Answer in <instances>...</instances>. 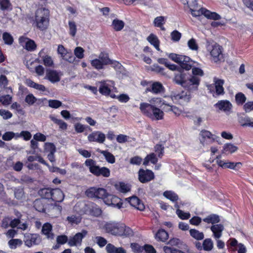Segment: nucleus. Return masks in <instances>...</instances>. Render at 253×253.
Returning <instances> with one entry per match:
<instances>
[{
    "label": "nucleus",
    "instance_id": "42",
    "mask_svg": "<svg viewBox=\"0 0 253 253\" xmlns=\"http://www.w3.org/2000/svg\"><path fill=\"white\" fill-rule=\"evenodd\" d=\"M163 196L173 202H176L178 200V195L171 191H166L164 192Z\"/></svg>",
    "mask_w": 253,
    "mask_h": 253
},
{
    "label": "nucleus",
    "instance_id": "12",
    "mask_svg": "<svg viewBox=\"0 0 253 253\" xmlns=\"http://www.w3.org/2000/svg\"><path fill=\"white\" fill-rule=\"evenodd\" d=\"M222 49V47L218 44H215L212 46L211 55L214 62L217 63L224 60Z\"/></svg>",
    "mask_w": 253,
    "mask_h": 253
},
{
    "label": "nucleus",
    "instance_id": "63",
    "mask_svg": "<svg viewBox=\"0 0 253 253\" xmlns=\"http://www.w3.org/2000/svg\"><path fill=\"white\" fill-rule=\"evenodd\" d=\"M0 5L2 10H6L10 9L11 4L9 0H0Z\"/></svg>",
    "mask_w": 253,
    "mask_h": 253
},
{
    "label": "nucleus",
    "instance_id": "57",
    "mask_svg": "<svg viewBox=\"0 0 253 253\" xmlns=\"http://www.w3.org/2000/svg\"><path fill=\"white\" fill-rule=\"evenodd\" d=\"M176 213L178 216L181 219H188L190 217V214L189 212H185L182 210H176Z\"/></svg>",
    "mask_w": 253,
    "mask_h": 253
},
{
    "label": "nucleus",
    "instance_id": "14",
    "mask_svg": "<svg viewBox=\"0 0 253 253\" xmlns=\"http://www.w3.org/2000/svg\"><path fill=\"white\" fill-rule=\"evenodd\" d=\"M24 241L26 246L31 247L33 245H38L41 240L37 234L28 233L25 234Z\"/></svg>",
    "mask_w": 253,
    "mask_h": 253
},
{
    "label": "nucleus",
    "instance_id": "19",
    "mask_svg": "<svg viewBox=\"0 0 253 253\" xmlns=\"http://www.w3.org/2000/svg\"><path fill=\"white\" fill-rule=\"evenodd\" d=\"M45 79L48 80L52 83H57L60 80V75L58 72L53 70H47Z\"/></svg>",
    "mask_w": 253,
    "mask_h": 253
},
{
    "label": "nucleus",
    "instance_id": "48",
    "mask_svg": "<svg viewBox=\"0 0 253 253\" xmlns=\"http://www.w3.org/2000/svg\"><path fill=\"white\" fill-rule=\"evenodd\" d=\"M22 243V241L19 239H11L8 241V244L10 249H15L18 246H21Z\"/></svg>",
    "mask_w": 253,
    "mask_h": 253
},
{
    "label": "nucleus",
    "instance_id": "27",
    "mask_svg": "<svg viewBox=\"0 0 253 253\" xmlns=\"http://www.w3.org/2000/svg\"><path fill=\"white\" fill-rule=\"evenodd\" d=\"M106 250L107 253H126V251L123 248H117L110 243L106 245Z\"/></svg>",
    "mask_w": 253,
    "mask_h": 253
},
{
    "label": "nucleus",
    "instance_id": "55",
    "mask_svg": "<svg viewBox=\"0 0 253 253\" xmlns=\"http://www.w3.org/2000/svg\"><path fill=\"white\" fill-rule=\"evenodd\" d=\"M69 34L70 35H71L72 37H75L77 29V26L76 24V23L74 21H69Z\"/></svg>",
    "mask_w": 253,
    "mask_h": 253
},
{
    "label": "nucleus",
    "instance_id": "64",
    "mask_svg": "<svg viewBox=\"0 0 253 253\" xmlns=\"http://www.w3.org/2000/svg\"><path fill=\"white\" fill-rule=\"evenodd\" d=\"M24 47L28 51H33L36 49V44L34 41L30 39Z\"/></svg>",
    "mask_w": 253,
    "mask_h": 253
},
{
    "label": "nucleus",
    "instance_id": "40",
    "mask_svg": "<svg viewBox=\"0 0 253 253\" xmlns=\"http://www.w3.org/2000/svg\"><path fill=\"white\" fill-rule=\"evenodd\" d=\"M53 189L44 188L40 191V194L43 199H51Z\"/></svg>",
    "mask_w": 253,
    "mask_h": 253
},
{
    "label": "nucleus",
    "instance_id": "37",
    "mask_svg": "<svg viewBox=\"0 0 253 253\" xmlns=\"http://www.w3.org/2000/svg\"><path fill=\"white\" fill-rule=\"evenodd\" d=\"M97 151L102 154L105 158L106 160L109 163L114 164L115 162V157L108 151L97 150Z\"/></svg>",
    "mask_w": 253,
    "mask_h": 253
},
{
    "label": "nucleus",
    "instance_id": "25",
    "mask_svg": "<svg viewBox=\"0 0 253 253\" xmlns=\"http://www.w3.org/2000/svg\"><path fill=\"white\" fill-rule=\"evenodd\" d=\"M98 58H99L105 66L113 64H114L115 65L119 64L118 62H113L111 60L109 57L108 53L105 52H101L99 54Z\"/></svg>",
    "mask_w": 253,
    "mask_h": 253
},
{
    "label": "nucleus",
    "instance_id": "6",
    "mask_svg": "<svg viewBox=\"0 0 253 253\" xmlns=\"http://www.w3.org/2000/svg\"><path fill=\"white\" fill-rule=\"evenodd\" d=\"M199 140L203 146H207L215 141V136L210 131L203 129L199 134Z\"/></svg>",
    "mask_w": 253,
    "mask_h": 253
},
{
    "label": "nucleus",
    "instance_id": "16",
    "mask_svg": "<svg viewBox=\"0 0 253 253\" xmlns=\"http://www.w3.org/2000/svg\"><path fill=\"white\" fill-rule=\"evenodd\" d=\"M62 211L61 206L56 204H51L46 205V213L53 216H57Z\"/></svg>",
    "mask_w": 253,
    "mask_h": 253
},
{
    "label": "nucleus",
    "instance_id": "11",
    "mask_svg": "<svg viewBox=\"0 0 253 253\" xmlns=\"http://www.w3.org/2000/svg\"><path fill=\"white\" fill-rule=\"evenodd\" d=\"M87 234V231L83 230L81 232L76 234L73 237H70L68 240V245L70 247L80 246L83 239Z\"/></svg>",
    "mask_w": 253,
    "mask_h": 253
},
{
    "label": "nucleus",
    "instance_id": "52",
    "mask_svg": "<svg viewBox=\"0 0 253 253\" xmlns=\"http://www.w3.org/2000/svg\"><path fill=\"white\" fill-rule=\"evenodd\" d=\"M2 39L5 44L11 45L13 42V38L8 33L4 32L2 35Z\"/></svg>",
    "mask_w": 253,
    "mask_h": 253
},
{
    "label": "nucleus",
    "instance_id": "4",
    "mask_svg": "<svg viewBox=\"0 0 253 253\" xmlns=\"http://www.w3.org/2000/svg\"><path fill=\"white\" fill-rule=\"evenodd\" d=\"M169 57L174 62L179 64L181 67L186 70H189L192 68L193 62L186 56L179 55L175 53H170Z\"/></svg>",
    "mask_w": 253,
    "mask_h": 253
},
{
    "label": "nucleus",
    "instance_id": "49",
    "mask_svg": "<svg viewBox=\"0 0 253 253\" xmlns=\"http://www.w3.org/2000/svg\"><path fill=\"white\" fill-rule=\"evenodd\" d=\"M149 105H153V106L157 108H162L165 102H163L160 98H154L151 99L150 101Z\"/></svg>",
    "mask_w": 253,
    "mask_h": 253
},
{
    "label": "nucleus",
    "instance_id": "23",
    "mask_svg": "<svg viewBox=\"0 0 253 253\" xmlns=\"http://www.w3.org/2000/svg\"><path fill=\"white\" fill-rule=\"evenodd\" d=\"M92 170L93 171L92 173L96 176L102 175L104 177H108L110 174L109 169L106 167L100 168L99 166H97Z\"/></svg>",
    "mask_w": 253,
    "mask_h": 253
},
{
    "label": "nucleus",
    "instance_id": "7",
    "mask_svg": "<svg viewBox=\"0 0 253 253\" xmlns=\"http://www.w3.org/2000/svg\"><path fill=\"white\" fill-rule=\"evenodd\" d=\"M200 82L199 78L193 76L186 80L183 86L187 89L186 91H189L192 94V93L198 90Z\"/></svg>",
    "mask_w": 253,
    "mask_h": 253
},
{
    "label": "nucleus",
    "instance_id": "29",
    "mask_svg": "<svg viewBox=\"0 0 253 253\" xmlns=\"http://www.w3.org/2000/svg\"><path fill=\"white\" fill-rule=\"evenodd\" d=\"M217 165L224 169L229 168L235 169L236 167L242 165V164L240 162L233 163L230 162L218 161L217 162Z\"/></svg>",
    "mask_w": 253,
    "mask_h": 253
},
{
    "label": "nucleus",
    "instance_id": "47",
    "mask_svg": "<svg viewBox=\"0 0 253 253\" xmlns=\"http://www.w3.org/2000/svg\"><path fill=\"white\" fill-rule=\"evenodd\" d=\"M19 137L20 135H19L18 133H15L12 131H8L6 132L4 134H3L2 138V139L5 141H9L13 138H18Z\"/></svg>",
    "mask_w": 253,
    "mask_h": 253
},
{
    "label": "nucleus",
    "instance_id": "9",
    "mask_svg": "<svg viewBox=\"0 0 253 253\" xmlns=\"http://www.w3.org/2000/svg\"><path fill=\"white\" fill-rule=\"evenodd\" d=\"M138 180L142 183H146L153 180L155 178L154 172L149 169H140L138 172Z\"/></svg>",
    "mask_w": 253,
    "mask_h": 253
},
{
    "label": "nucleus",
    "instance_id": "50",
    "mask_svg": "<svg viewBox=\"0 0 253 253\" xmlns=\"http://www.w3.org/2000/svg\"><path fill=\"white\" fill-rule=\"evenodd\" d=\"M90 63L91 66L97 70L103 69L105 66L99 58H96L91 60Z\"/></svg>",
    "mask_w": 253,
    "mask_h": 253
},
{
    "label": "nucleus",
    "instance_id": "17",
    "mask_svg": "<svg viewBox=\"0 0 253 253\" xmlns=\"http://www.w3.org/2000/svg\"><path fill=\"white\" fill-rule=\"evenodd\" d=\"M88 139L91 142L103 143L105 139V135L100 131H94L88 136Z\"/></svg>",
    "mask_w": 253,
    "mask_h": 253
},
{
    "label": "nucleus",
    "instance_id": "56",
    "mask_svg": "<svg viewBox=\"0 0 253 253\" xmlns=\"http://www.w3.org/2000/svg\"><path fill=\"white\" fill-rule=\"evenodd\" d=\"M117 141L120 143H123L126 142H131V138L128 136L124 134L118 135L117 137Z\"/></svg>",
    "mask_w": 253,
    "mask_h": 253
},
{
    "label": "nucleus",
    "instance_id": "20",
    "mask_svg": "<svg viewBox=\"0 0 253 253\" xmlns=\"http://www.w3.org/2000/svg\"><path fill=\"white\" fill-rule=\"evenodd\" d=\"M10 227L12 228L17 227V229L24 231L27 229L28 224L26 222L22 223L21 219L17 218H13L11 217Z\"/></svg>",
    "mask_w": 253,
    "mask_h": 253
},
{
    "label": "nucleus",
    "instance_id": "61",
    "mask_svg": "<svg viewBox=\"0 0 253 253\" xmlns=\"http://www.w3.org/2000/svg\"><path fill=\"white\" fill-rule=\"evenodd\" d=\"M62 102L58 100H48V106L52 108L57 109L62 106Z\"/></svg>",
    "mask_w": 253,
    "mask_h": 253
},
{
    "label": "nucleus",
    "instance_id": "39",
    "mask_svg": "<svg viewBox=\"0 0 253 253\" xmlns=\"http://www.w3.org/2000/svg\"><path fill=\"white\" fill-rule=\"evenodd\" d=\"M202 247H203V250L205 251H211L213 248V241L210 238H207L205 239L202 244Z\"/></svg>",
    "mask_w": 253,
    "mask_h": 253
},
{
    "label": "nucleus",
    "instance_id": "43",
    "mask_svg": "<svg viewBox=\"0 0 253 253\" xmlns=\"http://www.w3.org/2000/svg\"><path fill=\"white\" fill-rule=\"evenodd\" d=\"M238 150V147L231 143H226L223 146L222 153H233Z\"/></svg>",
    "mask_w": 253,
    "mask_h": 253
},
{
    "label": "nucleus",
    "instance_id": "18",
    "mask_svg": "<svg viewBox=\"0 0 253 253\" xmlns=\"http://www.w3.org/2000/svg\"><path fill=\"white\" fill-rule=\"evenodd\" d=\"M130 205L139 211H143L145 206L142 202L136 196H132L126 199Z\"/></svg>",
    "mask_w": 253,
    "mask_h": 253
},
{
    "label": "nucleus",
    "instance_id": "32",
    "mask_svg": "<svg viewBox=\"0 0 253 253\" xmlns=\"http://www.w3.org/2000/svg\"><path fill=\"white\" fill-rule=\"evenodd\" d=\"M203 221L207 223H211L213 225L220 221V218L218 215L211 214L203 219Z\"/></svg>",
    "mask_w": 253,
    "mask_h": 253
},
{
    "label": "nucleus",
    "instance_id": "13",
    "mask_svg": "<svg viewBox=\"0 0 253 253\" xmlns=\"http://www.w3.org/2000/svg\"><path fill=\"white\" fill-rule=\"evenodd\" d=\"M214 106L219 111H223L227 114L230 113L232 109V104L227 100L218 101Z\"/></svg>",
    "mask_w": 253,
    "mask_h": 253
},
{
    "label": "nucleus",
    "instance_id": "59",
    "mask_svg": "<svg viewBox=\"0 0 253 253\" xmlns=\"http://www.w3.org/2000/svg\"><path fill=\"white\" fill-rule=\"evenodd\" d=\"M67 219L69 221V222H70L72 224H78L81 221V218H80V216H76L74 215H72L70 216H68L67 217Z\"/></svg>",
    "mask_w": 253,
    "mask_h": 253
},
{
    "label": "nucleus",
    "instance_id": "22",
    "mask_svg": "<svg viewBox=\"0 0 253 253\" xmlns=\"http://www.w3.org/2000/svg\"><path fill=\"white\" fill-rule=\"evenodd\" d=\"M213 82L215 84L216 95L217 96L223 95L225 93L223 87V85L224 83V80L214 77L213 78Z\"/></svg>",
    "mask_w": 253,
    "mask_h": 253
},
{
    "label": "nucleus",
    "instance_id": "21",
    "mask_svg": "<svg viewBox=\"0 0 253 253\" xmlns=\"http://www.w3.org/2000/svg\"><path fill=\"white\" fill-rule=\"evenodd\" d=\"M224 229V226L221 224L212 225L211 227V230L213 233V237L215 239H218L222 236Z\"/></svg>",
    "mask_w": 253,
    "mask_h": 253
},
{
    "label": "nucleus",
    "instance_id": "33",
    "mask_svg": "<svg viewBox=\"0 0 253 253\" xmlns=\"http://www.w3.org/2000/svg\"><path fill=\"white\" fill-rule=\"evenodd\" d=\"M147 41L156 48L158 51L160 50L159 48L160 42L157 37L151 34L147 38Z\"/></svg>",
    "mask_w": 253,
    "mask_h": 253
},
{
    "label": "nucleus",
    "instance_id": "58",
    "mask_svg": "<svg viewBox=\"0 0 253 253\" xmlns=\"http://www.w3.org/2000/svg\"><path fill=\"white\" fill-rule=\"evenodd\" d=\"M44 149L49 153H54L56 151V147L52 143L46 142L44 144Z\"/></svg>",
    "mask_w": 253,
    "mask_h": 253
},
{
    "label": "nucleus",
    "instance_id": "53",
    "mask_svg": "<svg viewBox=\"0 0 253 253\" xmlns=\"http://www.w3.org/2000/svg\"><path fill=\"white\" fill-rule=\"evenodd\" d=\"M15 198L18 200H21L24 196V192L22 187L15 188L14 190Z\"/></svg>",
    "mask_w": 253,
    "mask_h": 253
},
{
    "label": "nucleus",
    "instance_id": "24",
    "mask_svg": "<svg viewBox=\"0 0 253 253\" xmlns=\"http://www.w3.org/2000/svg\"><path fill=\"white\" fill-rule=\"evenodd\" d=\"M63 192L59 188L53 189L51 200L56 202H62L64 199Z\"/></svg>",
    "mask_w": 253,
    "mask_h": 253
},
{
    "label": "nucleus",
    "instance_id": "60",
    "mask_svg": "<svg viewBox=\"0 0 253 253\" xmlns=\"http://www.w3.org/2000/svg\"><path fill=\"white\" fill-rule=\"evenodd\" d=\"M37 99L34 96L33 94L30 93L28 94L25 99V102L29 105H33L37 101Z\"/></svg>",
    "mask_w": 253,
    "mask_h": 253
},
{
    "label": "nucleus",
    "instance_id": "8",
    "mask_svg": "<svg viewBox=\"0 0 253 253\" xmlns=\"http://www.w3.org/2000/svg\"><path fill=\"white\" fill-rule=\"evenodd\" d=\"M192 97V95L189 91L184 90L173 95L172 99L180 104L184 105L190 102Z\"/></svg>",
    "mask_w": 253,
    "mask_h": 253
},
{
    "label": "nucleus",
    "instance_id": "3",
    "mask_svg": "<svg viewBox=\"0 0 253 253\" xmlns=\"http://www.w3.org/2000/svg\"><path fill=\"white\" fill-rule=\"evenodd\" d=\"M49 12L44 8H39L35 14V22L38 28L43 31L47 29L49 23Z\"/></svg>",
    "mask_w": 253,
    "mask_h": 253
},
{
    "label": "nucleus",
    "instance_id": "2",
    "mask_svg": "<svg viewBox=\"0 0 253 253\" xmlns=\"http://www.w3.org/2000/svg\"><path fill=\"white\" fill-rule=\"evenodd\" d=\"M140 109L141 112L153 120H162L163 119L164 112L159 108L149 105L147 103H142L140 105Z\"/></svg>",
    "mask_w": 253,
    "mask_h": 253
},
{
    "label": "nucleus",
    "instance_id": "35",
    "mask_svg": "<svg viewBox=\"0 0 253 253\" xmlns=\"http://www.w3.org/2000/svg\"><path fill=\"white\" fill-rule=\"evenodd\" d=\"M163 89V86L161 83L159 82H155L152 84L151 88H147L146 90L152 91L154 93L157 94L162 92Z\"/></svg>",
    "mask_w": 253,
    "mask_h": 253
},
{
    "label": "nucleus",
    "instance_id": "38",
    "mask_svg": "<svg viewBox=\"0 0 253 253\" xmlns=\"http://www.w3.org/2000/svg\"><path fill=\"white\" fill-rule=\"evenodd\" d=\"M49 118L55 124L58 125L59 128L63 130H66L67 128V124L62 120L58 119L53 115H50Z\"/></svg>",
    "mask_w": 253,
    "mask_h": 253
},
{
    "label": "nucleus",
    "instance_id": "46",
    "mask_svg": "<svg viewBox=\"0 0 253 253\" xmlns=\"http://www.w3.org/2000/svg\"><path fill=\"white\" fill-rule=\"evenodd\" d=\"M247 100V98L242 92H238L235 95L236 103L238 105H243Z\"/></svg>",
    "mask_w": 253,
    "mask_h": 253
},
{
    "label": "nucleus",
    "instance_id": "5",
    "mask_svg": "<svg viewBox=\"0 0 253 253\" xmlns=\"http://www.w3.org/2000/svg\"><path fill=\"white\" fill-rule=\"evenodd\" d=\"M85 194L88 198L91 199L103 200L107 194V191L103 188L91 187L85 191Z\"/></svg>",
    "mask_w": 253,
    "mask_h": 253
},
{
    "label": "nucleus",
    "instance_id": "1",
    "mask_svg": "<svg viewBox=\"0 0 253 253\" xmlns=\"http://www.w3.org/2000/svg\"><path fill=\"white\" fill-rule=\"evenodd\" d=\"M104 228L107 233L115 236L129 237L133 234V231L123 223H107L105 224Z\"/></svg>",
    "mask_w": 253,
    "mask_h": 253
},
{
    "label": "nucleus",
    "instance_id": "51",
    "mask_svg": "<svg viewBox=\"0 0 253 253\" xmlns=\"http://www.w3.org/2000/svg\"><path fill=\"white\" fill-rule=\"evenodd\" d=\"M166 17L163 16H158L155 18L154 25L157 27H161L165 23Z\"/></svg>",
    "mask_w": 253,
    "mask_h": 253
},
{
    "label": "nucleus",
    "instance_id": "34",
    "mask_svg": "<svg viewBox=\"0 0 253 253\" xmlns=\"http://www.w3.org/2000/svg\"><path fill=\"white\" fill-rule=\"evenodd\" d=\"M190 236L197 241L202 240L204 238V234L195 229H191L189 230Z\"/></svg>",
    "mask_w": 253,
    "mask_h": 253
},
{
    "label": "nucleus",
    "instance_id": "30",
    "mask_svg": "<svg viewBox=\"0 0 253 253\" xmlns=\"http://www.w3.org/2000/svg\"><path fill=\"white\" fill-rule=\"evenodd\" d=\"M34 207L35 209L40 212H46V206H44L43 199H37L34 202Z\"/></svg>",
    "mask_w": 253,
    "mask_h": 253
},
{
    "label": "nucleus",
    "instance_id": "44",
    "mask_svg": "<svg viewBox=\"0 0 253 253\" xmlns=\"http://www.w3.org/2000/svg\"><path fill=\"white\" fill-rule=\"evenodd\" d=\"M149 162L153 164L157 163L158 162V159L156 157V154H155V153H152L149 155H148L144 159L143 165L146 166L148 165Z\"/></svg>",
    "mask_w": 253,
    "mask_h": 253
},
{
    "label": "nucleus",
    "instance_id": "15",
    "mask_svg": "<svg viewBox=\"0 0 253 253\" xmlns=\"http://www.w3.org/2000/svg\"><path fill=\"white\" fill-rule=\"evenodd\" d=\"M187 3L193 16L197 17L203 14L202 11L204 8L200 7L196 0H192L189 3L188 2Z\"/></svg>",
    "mask_w": 253,
    "mask_h": 253
},
{
    "label": "nucleus",
    "instance_id": "45",
    "mask_svg": "<svg viewBox=\"0 0 253 253\" xmlns=\"http://www.w3.org/2000/svg\"><path fill=\"white\" fill-rule=\"evenodd\" d=\"M112 26L116 31H120L124 27L125 23L122 20L116 19L113 21Z\"/></svg>",
    "mask_w": 253,
    "mask_h": 253
},
{
    "label": "nucleus",
    "instance_id": "26",
    "mask_svg": "<svg viewBox=\"0 0 253 253\" xmlns=\"http://www.w3.org/2000/svg\"><path fill=\"white\" fill-rule=\"evenodd\" d=\"M100 85L99 88V91L102 94L109 95L111 92V85L106 81L100 82Z\"/></svg>",
    "mask_w": 253,
    "mask_h": 253
},
{
    "label": "nucleus",
    "instance_id": "36",
    "mask_svg": "<svg viewBox=\"0 0 253 253\" xmlns=\"http://www.w3.org/2000/svg\"><path fill=\"white\" fill-rule=\"evenodd\" d=\"M155 237L158 241L165 242L168 239L169 235L165 230L160 229L156 233Z\"/></svg>",
    "mask_w": 253,
    "mask_h": 253
},
{
    "label": "nucleus",
    "instance_id": "41",
    "mask_svg": "<svg viewBox=\"0 0 253 253\" xmlns=\"http://www.w3.org/2000/svg\"><path fill=\"white\" fill-rule=\"evenodd\" d=\"M185 77V75L184 74L179 73L175 75L173 80L176 84L183 86L185 83L186 82Z\"/></svg>",
    "mask_w": 253,
    "mask_h": 253
},
{
    "label": "nucleus",
    "instance_id": "62",
    "mask_svg": "<svg viewBox=\"0 0 253 253\" xmlns=\"http://www.w3.org/2000/svg\"><path fill=\"white\" fill-rule=\"evenodd\" d=\"M84 49L80 46H78L74 49V54L79 59H82L84 57Z\"/></svg>",
    "mask_w": 253,
    "mask_h": 253
},
{
    "label": "nucleus",
    "instance_id": "10",
    "mask_svg": "<svg viewBox=\"0 0 253 253\" xmlns=\"http://www.w3.org/2000/svg\"><path fill=\"white\" fill-rule=\"evenodd\" d=\"M103 201L108 206L116 207L118 209H121L122 207L123 203L121 199L115 195L110 194L108 192Z\"/></svg>",
    "mask_w": 253,
    "mask_h": 253
},
{
    "label": "nucleus",
    "instance_id": "28",
    "mask_svg": "<svg viewBox=\"0 0 253 253\" xmlns=\"http://www.w3.org/2000/svg\"><path fill=\"white\" fill-rule=\"evenodd\" d=\"M52 226L50 223H46L43 224L42 227V233L45 235L48 239H53L54 235L51 232Z\"/></svg>",
    "mask_w": 253,
    "mask_h": 253
},
{
    "label": "nucleus",
    "instance_id": "54",
    "mask_svg": "<svg viewBox=\"0 0 253 253\" xmlns=\"http://www.w3.org/2000/svg\"><path fill=\"white\" fill-rule=\"evenodd\" d=\"M163 251L165 253H185V252L174 247H170L167 246L163 247Z\"/></svg>",
    "mask_w": 253,
    "mask_h": 253
},
{
    "label": "nucleus",
    "instance_id": "31",
    "mask_svg": "<svg viewBox=\"0 0 253 253\" xmlns=\"http://www.w3.org/2000/svg\"><path fill=\"white\" fill-rule=\"evenodd\" d=\"M203 14L208 19H213L214 20H219L221 16L216 12H211L205 8H204L202 11Z\"/></svg>",
    "mask_w": 253,
    "mask_h": 253
}]
</instances>
